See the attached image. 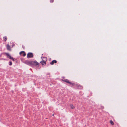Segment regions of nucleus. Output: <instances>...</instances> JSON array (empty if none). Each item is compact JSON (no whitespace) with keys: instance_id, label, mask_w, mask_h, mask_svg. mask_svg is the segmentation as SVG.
<instances>
[{"instance_id":"obj_1","label":"nucleus","mask_w":127,"mask_h":127,"mask_svg":"<svg viewBox=\"0 0 127 127\" xmlns=\"http://www.w3.org/2000/svg\"><path fill=\"white\" fill-rule=\"evenodd\" d=\"M39 63L37 62L36 61H31V65H38Z\"/></svg>"},{"instance_id":"obj_4","label":"nucleus","mask_w":127,"mask_h":127,"mask_svg":"<svg viewBox=\"0 0 127 127\" xmlns=\"http://www.w3.org/2000/svg\"><path fill=\"white\" fill-rule=\"evenodd\" d=\"M20 54L23 56H25L26 55V54L24 51H22L20 53Z\"/></svg>"},{"instance_id":"obj_8","label":"nucleus","mask_w":127,"mask_h":127,"mask_svg":"<svg viewBox=\"0 0 127 127\" xmlns=\"http://www.w3.org/2000/svg\"><path fill=\"white\" fill-rule=\"evenodd\" d=\"M40 63L42 65H45L46 64V62L44 61H42L40 62Z\"/></svg>"},{"instance_id":"obj_12","label":"nucleus","mask_w":127,"mask_h":127,"mask_svg":"<svg viewBox=\"0 0 127 127\" xmlns=\"http://www.w3.org/2000/svg\"><path fill=\"white\" fill-rule=\"evenodd\" d=\"M110 122L111 124L112 125H114V123L111 120L110 121Z\"/></svg>"},{"instance_id":"obj_6","label":"nucleus","mask_w":127,"mask_h":127,"mask_svg":"<svg viewBox=\"0 0 127 127\" xmlns=\"http://www.w3.org/2000/svg\"><path fill=\"white\" fill-rule=\"evenodd\" d=\"M57 61L56 60H53L52 62L50 63V64L51 65H53L54 63H57Z\"/></svg>"},{"instance_id":"obj_11","label":"nucleus","mask_w":127,"mask_h":127,"mask_svg":"<svg viewBox=\"0 0 127 127\" xmlns=\"http://www.w3.org/2000/svg\"><path fill=\"white\" fill-rule=\"evenodd\" d=\"M64 81L68 83H69L70 82L67 79H65V80L63 81Z\"/></svg>"},{"instance_id":"obj_2","label":"nucleus","mask_w":127,"mask_h":127,"mask_svg":"<svg viewBox=\"0 0 127 127\" xmlns=\"http://www.w3.org/2000/svg\"><path fill=\"white\" fill-rule=\"evenodd\" d=\"M33 57V54L32 53H28L27 55V58H30Z\"/></svg>"},{"instance_id":"obj_7","label":"nucleus","mask_w":127,"mask_h":127,"mask_svg":"<svg viewBox=\"0 0 127 127\" xmlns=\"http://www.w3.org/2000/svg\"><path fill=\"white\" fill-rule=\"evenodd\" d=\"M31 61H27L26 62V63L28 65H31Z\"/></svg>"},{"instance_id":"obj_3","label":"nucleus","mask_w":127,"mask_h":127,"mask_svg":"<svg viewBox=\"0 0 127 127\" xmlns=\"http://www.w3.org/2000/svg\"><path fill=\"white\" fill-rule=\"evenodd\" d=\"M6 56H7V57L9 58L10 59L12 60L13 61H14V60L13 58L11 57L10 55L7 53H6Z\"/></svg>"},{"instance_id":"obj_5","label":"nucleus","mask_w":127,"mask_h":127,"mask_svg":"<svg viewBox=\"0 0 127 127\" xmlns=\"http://www.w3.org/2000/svg\"><path fill=\"white\" fill-rule=\"evenodd\" d=\"M7 48V50L9 51L11 50V48L10 46L8 44H7L6 46Z\"/></svg>"},{"instance_id":"obj_9","label":"nucleus","mask_w":127,"mask_h":127,"mask_svg":"<svg viewBox=\"0 0 127 127\" xmlns=\"http://www.w3.org/2000/svg\"><path fill=\"white\" fill-rule=\"evenodd\" d=\"M3 39L5 41H6L7 39V37L6 36H5L3 38Z\"/></svg>"},{"instance_id":"obj_14","label":"nucleus","mask_w":127,"mask_h":127,"mask_svg":"<svg viewBox=\"0 0 127 127\" xmlns=\"http://www.w3.org/2000/svg\"><path fill=\"white\" fill-rule=\"evenodd\" d=\"M9 65H12V63L11 62H9Z\"/></svg>"},{"instance_id":"obj_15","label":"nucleus","mask_w":127,"mask_h":127,"mask_svg":"<svg viewBox=\"0 0 127 127\" xmlns=\"http://www.w3.org/2000/svg\"><path fill=\"white\" fill-rule=\"evenodd\" d=\"M54 1L53 0H50V1L51 2H53Z\"/></svg>"},{"instance_id":"obj_13","label":"nucleus","mask_w":127,"mask_h":127,"mask_svg":"<svg viewBox=\"0 0 127 127\" xmlns=\"http://www.w3.org/2000/svg\"><path fill=\"white\" fill-rule=\"evenodd\" d=\"M69 84H70V85H72V86H74V83H71L70 82Z\"/></svg>"},{"instance_id":"obj_16","label":"nucleus","mask_w":127,"mask_h":127,"mask_svg":"<svg viewBox=\"0 0 127 127\" xmlns=\"http://www.w3.org/2000/svg\"><path fill=\"white\" fill-rule=\"evenodd\" d=\"M54 114H53V115H52L53 116H54Z\"/></svg>"},{"instance_id":"obj_10","label":"nucleus","mask_w":127,"mask_h":127,"mask_svg":"<svg viewBox=\"0 0 127 127\" xmlns=\"http://www.w3.org/2000/svg\"><path fill=\"white\" fill-rule=\"evenodd\" d=\"M70 107L72 109H73L74 108H75V107L74 106H73L72 105V104H71L70 105Z\"/></svg>"}]
</instances>
